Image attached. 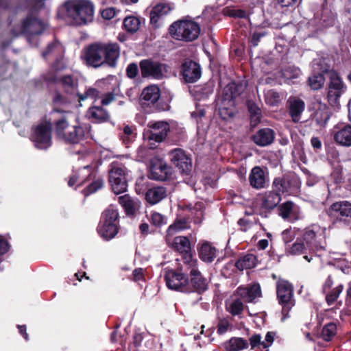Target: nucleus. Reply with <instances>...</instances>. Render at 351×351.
Listing matches in <instances>:
<instances>
[{
    "label": "nucleus",
    "instance_id": "63",
    "mask_svg": "<svg viewBox=\"0 0 351 351\" xmlns=\"http://www.w3.org/2000/svg\"><path fill=\"white\" fill-rule=\"evenodd\" d=\"M282 237L284 242L288 243L294 239L295 233L292 230L287 229L282 232Z\"/></svg>",
    "mask_w": 351,
    "mask_h": 351
},
{
    "label": "nucleus",
    "instance_id": "5",
    "mask_svg": "<svg viewBox=\"0 0 351 351\" xmlns=\"http://www.w3.org/2000/svg\"><path fill=\"white\" fill-rule=\"evenodd\" d=\"M169 32L173 39L190 42L197 38L200 27L193 21L180 20L170 25Z\"/></svg>",
    "mask_w": 351,
    "mask_h": 351
},
{
    "label": "nucleus",
    "instance_id": "41",
    "mask_svg": "<svg viewBox=\"0 0 351 351\" xmlns=\"http://www.w3.org/2000/svg\"><path fill=\"white\" fill-rule=\"evenodd\" d=\"M337 325L334 322L325 324L322 330L321 337L326 341H331L337 334Z\"/></svg>",
    "mask_w": 351,
    "mask_h": 351
},
{
    "label": "nucleus",
    "instance_id": "38",
    "mask_svg": "<svg viewBox=\"0 0 351 351\" xmlns=\"http://www.w3.org/2000/svg\"><path fill=\"white\" fill-rule=\"evenodd\" d=\"M248 346V341L241 337H232L224 343L226 351H240L247 348Z\"/></svg>",
    "mask_w": 351,
    "mask_h": 351
},
{
    "label": "nucleus",
    "instance_id": "42",
    "mask_svg": "<svg viewBox=\"0 0 351 351\" xmlns=\"http://www.w3.org/2000/svg\"><path fill=\"white\" fill-rule=\"evenodd\" d=\"M248 110L250 114V122L252 126H256L261 119V110L254 102H248Z\"/></svg>",
    "mask_w": 351,
    "mask_h": 351
},
{
    "label": "nucleus",
    "instance_id": "53",
    "mask_svg": "<svg viewBox=\"0 0 351 351\" xmlns=\"http://www.w3.org/2000/svg\"><path fill=\"white\" fill-rule=\"evenodd\" d=\"M121 138L125 144L131 142L134 138L133 128L129 125L124 126L123 134H121Z\"/></svg>",
    "mask_w": 351,
    "mask_h": 351
},
{
    "label": "nucleus",
    "instance_id": "44",
    "mask_svg": "<svg viewBox=\"0 0 351 351\" xmlns=\"http://www.w3.org/2000/svg\"><path fill=\"white\" fill-rule=\"evenodd\" d=\"M190 228L189 223L184 219H179L175 221L167 229L168 234H173L178 231Z\"/></svg>",
    "mask_w": 351,
    "mask_h": 351
},
{
    "label": "nucleus",
    "instance_id": "16",
    "mask_svg": "<svg viewBox=\"0 0 351 351\" xmlns=\"http://www.w3.org/2000/svg\"><path fill=\"white\" fill-rule=\"evenodd\" d=\"M149 129L144 133V137L152 145V142L160 143L163 141L169 132V125L167 122L160 121L149 122Z\"/></svg>",
    "mask_w": 351,
    "mask_h": 351
},
{
    "label": "nucleus",
    "instance_id": "33",
    "mask_svg": "<svg viewBox=\"0 0 351 351\" xmlns=\"http://www.w3.org/2000/svg\"><path fill=\"white\" fill-rule=\"evenodd\" d=\"M169 6L165 3H159L154 5L150 12V23L156 27L158 26L160 19L168 14Z\"/></svg>",
    "mask_w": 351,
    "mask_h": 351
},
{
    "label": "nucleus",
    "instance_id": "31",
    "mask_svg": "<svg viewBox=\"0 0 351 351\" xmlns=\"http://www.w3.org/2000/svg\"><path fill=\"white\" fill-rule=\"evenodd\" d=\"M198 255L199 258L206 263H211L214 261L217 254V249L208 241H203L199 243Z\"/></svg>",
    "mask_w": 351,
    "mask_h": 351
},
{
    "label": "nucleus",
    "instance_id": "4",
    "mask_svg": "<svg viewBox=\"0 0 351 351\" xmlns=\"http://www.w3.org/2000/svg\"><path fill=\"white\" fill-rule=\"evenodd\" d=\"M119 213L113 205H110L101 215L97 230L98 234L105 240L113 239L119 231Z\"/></svg>",
    "mask_w": 351,
    "mask_h": 351
},
{
    "label": "nucleus",
    "instance_id": "6",
    "mask_svg": "<svg viewBox=\"0 0 351 351\" xmlns=\"http://www.w3.org/2000/svg\"><path fill=\"white\" fill-rule=\"evenodd\" d=\"M128 173L129 171L122 163L115 161L110 164L109 182L114 193L120 194L127 190Z\"/></svg>",
    "mask_w": 351,
    "mask_h": 351
},
{
    "label": "nucleus",
    "instance_id": "46",
    "mask_svg": "<svg viewBox=\"0 0 351 351\" xmlns=\"http://www.w3.org/2000/svg\"><path fill=\"white\" fill-rule=\"evenodd\" d=\"M343 289V285H339L336 287L332 289L331 290L326 292V301L328 305H332L335 303V302L338 299L340 293L342 292Z\"/></svg>",
    "mask_w": 351,
    "mask_h": 351
},
{
    "label": "nucleus",
    "instance_id": "26",
    "mask_svg": "<svg viewBox=\"0 0 351 351\" xmlns=\"http://www.w3.org/2000/svg\"><path fill=\"white\" fill-rule=\"evenodd\" d=\"M64 53V48L58 40L49 43L47 48L42 52V56L45 60H54V64H63L62 59Z\"/></svg>",
    "mask_w": 351,
    "mask_h": 351
},
{
    "label": "nucleus",
    "instance_id": "50",
    "mask_svg": "<svg viewBox=\"0 0 351 351\" xmlns=\"http://www.w3.org/2000/svg\"><path fill=\"white\" fill-rule=\"evenodd\" d=\"M150 222L155 226L160 227L167 223V217L158 212H152L150 215Z\"/></svg>",
    "mask_w": 351,
    "mask_h": 351
},
{
    "label": "nucleus",
    "instance_id": "10",
    "mask_svg": "<svg viewBox=\"0 0 351 351\" xmlns=\"http://www.w3.org/2000/svg\"><path fill=\"white\" fill-rule=\"evenodd\" d=\"M185 269L189 272L191 291L202 293L208 288L209 280L203 276L198 269V261L186 257L184 261Z\"/></svg>",
    "mask_w": 351,
    "mask_h": 351
},
{
    "label": "nucleus",
    "instance_id": "28",
    "mask_svg": "<svg viewBox=\"0 0 351 351\" xmlns=\"http://www.w3.org/2000/svg\"><path fill=\"white\" fill-rule=\"evenodd\" d=\"M287 107L291 120L294 123H298L305 109L304 101L296 97H290L287 101Z\"/></svg>",
    "mask_w": 351,
    "mask_h": 351
},
{
    "label": "nucleus",
    "instance_id": "57",
    "mask_svg": "<svg viewBox=\"0 0 351 351\" xmlns=\"http://www.w3.org/2000/svg\"><path fill=\"white\" fill-rule=\"evenodd\" d=\"M261 339H262V337H261V335H259V334H255V335H252L249 339L251 348L254 349V348H260V346H262L263 341Z\"/></svg>",
    "mask_w": 351,
    "mask_h": 351
},
{
    "label": "nucleus",
    "instance_id": "62",
    "mask_svg": "<svg viewBox=\"0 0 351 351\" xmlns=\"http://www.w3.org/2000/svg\"><path fill=\"white\" fill-rule=\"evenodd\" d=\"M101 104L102 106H107L115 99V95L112 93H108L100 96Z\"/></svg>",
    "mask_w": 351,
    "mask_h": 351
},
{
    "label": "nucleus",
    "instance_id": "58",
    "mask_svg": "<svg viewBox=\"0 0 351 351\" xmlns=\"http://www.w3.org/2000/svg\"><path fill=\"white\" fill-rule=\"evenodd\" d=\"M138 73V67L136 63H130L126 69L127 76L133 79L137 76Z\"/></svg>",
    "mask_w": 351,
    "mask_h": 351
},
{
    "label": "nucleus",
    "instance_id": "1",
    "mask_svg": "<svg viewBox=\"0 0 351 351\" xmlns=\"http://www.w3.org/2000/svg\"><path fill=\"white\" fill-rule=\"evenodd\" d=\"M119 55L120 47L117 43L95 42L83 49L81 59L86 65L94 68L105 64L114 67Z\"/></svg>",
    "mask_w": 351,
    "mask_h": 351
},
{
    "label": "nucleus",
    "instance_id": "14",
    "mask_svg": "<svg viewBox=\"0 0 351 351\" xmlns=\"http://www.w3.org/2000/svg\"><path fill=\"white\" fill-rule=\"evenodd\" d=\"M167 287L172 290L182 292H191L188 276L181 269L168 270L165 275Z\"/></svg>",
    "mask_w": 351,
    "mask_h": 351
},
{
    "label": "nucleus",
    "instance_id": "52",
    "mask_svg": "<svg viewBox=\"0 0 351 351\" xmlns=\"http://www.w3.org/2000/svg\"><path fill=\"white\" fill-rule=\"evenodd\" d=\"M282 76L287 80L298 78L300 75V70L298 68L289 66L282 71Z\"/></svg>",
    "mask_w": 351,
    "mask_h": 351
},
{
    "label": "nucleus",
    "instance_id": "27",
    "mask_svg": "<svg viewBox=\"0 0 351 351\" xmlns=\"http://www.w3.org/2000/svg\"><path fill=\"white\" fill-rule=\"evenodd\" d=\"M278 215L285 220L294 221L301 218L299 209L295 207L294 204L287 201L278 207Z\"/></svg>",
    "mask_w": 351,
    "mask_h": 351
},
{
    "label": "nucleus",
    "instance_id": "21",
    "mask_svg": "<svg viewBox=\"0 0 351 351\" xmlns=\"http://www.w3.org/2000/svg\"><path fill=\"white\" fill-rule=\"evenodd\" d=\"M335 142L343 147H351V125L339 123L333 128Z\"/></svg>",
    "mask_w": 351,
    "mask_h": 351
},
{
    "label": "nucleus",
    "instance_id": "34",
    "mask_svg": "<svg viewBox=\"0 0 351 351\" xmlns=\"http://www.w3.org/2000/svg\"><path fill=\"white\" fill-rule=\"evenodd\" d=\"M87 116L96 123L106 122L110 119L109 112L102 106H93L88 108Z\"/></svg>",
    "mask_w": 351,
    "mask_h": 351
},
{
    "label": "nucleus",
    "instance_id": "64",
    "mask_svg": "<svg viewBox=\"0 0 351 351\" xmlns=\"http://www.w3.org/2000/svg\"><path fill=\"white\" fill-rule=\"evenodd\" d=\"M133 280L136 282L144 280V272L142 268H136L132 272Z\"/></svg>",
    "mask_w": 351,
    "mask_h": 351
},
{
    "label": "nucleus",
    "instance_id": "54",
    "mask_svg": "<svg viewBox=\"0 0 351 351\" xmlns=\"http://www.w3.org/2000/svg\"><path fill=\"white\" fill-rule=\"evenodd\" d=\"M62 86L67 92L73 91L75 87V83L71 75H65L61 78Z\"/></svg>",
    "mask_w": 351,
    "mask_h": 351
},
{
    "label": "nucleus",
    "instance_id": "2",
    "mask_svg": "<svg viewBox=\"0 0 351 351\" xmlns=\"http://www.w3.org/2000/svg\"><path fill=\"white\" fill-rule=\"evenodd\" d=\"M53 125L56 138L71 145L78 144L85 139L90 130V125L77 121L71 124L65 117L55 121Z\"/></svg>",
    "mask_w": 351,
    "mask_h": 351
},
{
    "label": "nucleus",
    "instance_id": "19",
    "mask_svg": "<svg viewBox=\"0 0 351 351\" xmlns=\"http://www.w3.org/2000/svg\"><path fill=\"white\" fill-rule=\"evenodd\" d=\"M234 295L239 297L245 302H254L256 298L262 296L261 289L258 283L239 287Z\"/></svg>",
    "mask_w": 351,
    "mask_h": 351
},
{
    "label": "nucleus",
    "instance_id": "29",
    "mask_svg": "<svg viewBox=\"0 0 351 351\" xmlns=\"http://www.w3.org/2000/svg\"><path fill=\"white\" fill-rule=\"evenodd\" d=\"M275 138V133L270 128H263L258 130L252 136L254 143L261 147L267 146L271 144Z\"/></svg>",
    "mask_w": 351,
    "mask_h": 351
},
{
    "label": "nucleus",
    "instance_id": "59",
    "mask_svg": "<svg viewBox=\"0 0 351 351\" xmlns=\"http://www.w3.org/2000/svg\"><path fill=\"white\" fill-rule=\"evenodd\" d=\"M275 337V333L273 332H268L265 337V340L262 342V347L265 349H268L273 343ZM266 351H268L267 350Z\"/></svg>",
    "mask_w": 351,
    "mask_h": 351
},
{
    "label": "nucleus",
    "instance_id": "18",
    "mask_svg": "<svg viewBox=\"0 0 351 351\" xmlns=\"http://www.w3.org/2000/svg\"><path fill=\"white\" fill-rule=\"evenodd\" d=\"M149 171L151 178L159 181L169 179L172 174L171 167L160 158H154L151 161Z\"/></svg>",
    "mask_w": 351,
    "mask_h": 351
},
{
    "label": "nucleus",
    "instance_id": "8",
    "mask_svg": "<svg viewBox=\"0 0 351 351\" xmlns=\"http://www.w3.org/2000/svg\"><path fill=\"white\" fill-rule=\"evenodd\" d=\"M139 69L142 77L155 80L164 79L168 73V66L166 64L152 58L141 60Z\"/></svg>",
    "mask_w": 351,
    "mask_h": 351
},
{
    "label": "nucleus",
    "instance_id": "25",
    "mask_svg": "<svg viewBox=\"0 0 351 351\" xmlns=\"http://www.w3.org/2000/svg\"><path fill=\"white\" fill-rule=\"evenodd\" d=\"M168 245L175 251L182 254V262L184 264L186 257H190L191 259H195L191 254V242L188 237L184 236L176 237L172 242L168 241Z\"/></svg>",
    "mask_w": 351,
    "mask_h": 351
},
{
    "label": "nucleus",
    "instance_id": "24",
    "mask_svg": "<svg viewBox=\"0 0 351 351\" xmlns=\"http://www.w3.org/2000/svg\"><path fill=\"white\" fill-rule=\"evenodd\" d=\"M248 179L250 186L257 190L266 188L269 184L268 173L259 166L252 169Z\"/></svg>",
    "mask_w": 351,
    "mask_h": 351
},
{
    "label": "nucleus",
    "instance_id": "20",
    "mask_svg": "<svg viewBox=\"0 0 351 351\" xmlns=\"http://www.w3.org/2000/svg\"><path fill=\"white\" fill-rule=\"evenodd\" d=\"M80 173L82 175H86L87 173L88 176L86 179L92 180V182L83 190V193L85 195H88L95 193L103 187L104 180L101 177L96 176L93 167L89 165L84 166L80 170Z\"/></svg>",
    "mask_w": 351,
    "mask_h": 351
},
{
    "label": "nucleus",
    "instance_id": "61",
    "mask_svg": "<svg viewBox=\"0 0 351 351\" xmlns=\"http://www.w3.org/2000/svg\"><path fill=\"white\" fill-rule=\"evenodd\" d=\"M219 111L220 116L223 119L232 117L234 113V110L232 108H226L225 106L220 107Z\"/></svg>",
    "mask_w": 351,
    "mask_h": 351
},
{
    "label": "nucleus",
    "instance_id": "45",
    "mask_svg": "<svg viewBox=\"0 0 351 351\" xmlns=\"http://www.w3.org/2000/svg\"><path fill=\"white\" fill-rule=\"evenodd\" d=\"M330 119L328 112L326 106L324 108L317 109L314 115V119L317 125L325 126Z\"/></svg>",
    "mask_w": 351,
    "mask_h": 351
},
{
    "label": "nucleus",
    "instance_id": "48",
    "mask_svg": "<svg viewBox=\"0 0 351 351\" xmlns=\"http://www.w3.org/2000/svg\"><path fill=\"white\" fill-rule=\"evenodd\" d=\"M325 78L324 75L317 73L308 78V84L313 90L320 89L324 84Z\"/></svg>",
    "mask_w": 351,
    "mask_h": 351
},
{
    "label": "nucleus",
    "instance_id": "56",
    "mask_svg": "<svg viewBox=\"0 0 351 351\" xmlns=\"http://www.w3.org/2000/svg\"><path fill=\"white\" fill-rule=\"evenodd\" d=\"M230 324L227 318H221L219 319L217 326V332L219 335L225 334L229 329Z\"/></svg>",
    "mask_w": 351,
    "mask_h": 351
},
{
    "label": "nucleus",
    "instance_id": "37",
    "mask_svg": "<svg viewBox=\"0 0 351 351\" xmlns=\"http://www.w3.org/2000/svg\"><path fill=\"white\" fill-rule=\"evenodd\" d=\"M243 309L244 304L239 297L226 302V310L232 316L240 317Z\"/></svg>",
    "mask_w": 351,
    "mask_h": 351
},
{
    "label": "nucleus",
    "instance_id": "35",
    "mask_svg": "<svg viewBox=\"0 0 351 351\" xmlns=\"http://www.w3.org/2000/svg\"><path fill=\"white\" fill-rule=\"evenodd\" d=\"M167 196V190L162 186H156L149 189L145 194V199L150 204L154 205L160 202Z\"/></svg>",
    "mask_w": 351,
    "mask_h": 351
},
{
    "label": "nucleus",
    "instance_id": "23",
    "mask_svg": "<svg viewBox=\"0 0 351 351\" xmlns=\"http://www.w3.org/2000/svg\"><path fill=\"white\" fill-rule=\"evenodd\" d=\"M321 236V228L317 224H312L300 232V237L309 250L317 247V239Z\"/></svg>",
    "mask_w": 351,
    "mask_h": 351
},
{
    "label": "nucleus",
    "instance_id": "40",
    "mask_svg": "<svg viewBox=\"0 0 351 351\" xmlns=\"http://www.w3.org/2000/svg\"><path fill=\"white\" fill-rule=\"evenodd\" d=\"M141 26L140 19L134 16H129L124 19L123 22V29L128 33L136 32Z\"/></svg>",
    "mask_w": 351,
    "mask_h": 351
},
{
    "label": "nucleus",
    "instance_id": "49",
    "mask_svg": "<svg viewBox=\"0 0 351 351\" xmlns=\"http://www.w3.org/2000/svg\"><path fill=\"white\" fill-rule=\"evenodd\" d=\"M78 98L80 101L85 100L88 98L97 100L100 98L99 92L96 88H88L86 90L84 93L77 94Z\"/></svg>",
    "mask_w": 351,
    "mask_h": 351
},
{
    "label": "nucleus",
    "instance_id": "51",
    "mask_svg": "<svg viewBox=\"0 0 351 351\" xmlns=\"http://www.w3.org/2000/svg\"><path fill=\"white\" fill-rule=\"evenodd\" d=\"M307 248L306 244L298 237L297 241L291 247L289 252L292 254H303Z\"/></svg>",
    "mask_w": 351,
    "mask_h": 351
},
{
    "label": "nucleus",
    "instance_id": "3",
    "mask_svg": "<svg viewBox=\"0 0 351 351\" xmlns=\"http://www.w3.org/2000/svg\"><path fill=\"white\" fill-rule=\"evenodd\" d=\"M64 7L67 16L76 25L86 24L93 20L94 5L88 0H68Z\"/></svg>",
    "mask_w": 351,
    "mask_h": 351
},
{
    "label": "nucleus",
    "instance_id": "9",
    "mask_svg": "<svg viewBox=\"0 0 351 351\" xmlns=\"http://www.w3.org/2000/svg\"><path fill=\"white\" fill-rule=\"evenodd\" d=\"M346 88L339 74L335 71H330L326 99L330 106L338 108L340 106V97L345 93Z\"/></svg>",
    "mask_w": 351,
    "mask_h": 351
},
{
    "label": "nucleus",
    "instance_id": "15",
    "mask_svg": "<svg viewBox=\"0 0 351 351\" xmlns=\"http://www.w3.org/2000/svg\"><path fill=\"white\" fill-rule=\"evenodd\" d=\"M160 98V89L158 86L152 84L144 88L140 96L141 106L148 112L159 111L161 109L157 102Z\"/></svg>",
    "mask_w": 351,
    "mask_h": 351
},
{
    "label": "nucleus",
    "instance_id": "47",
    "mask_svg": "<svg viewBox=\"0 0 351 351\" xmlns=\"http://www.w3.org/2000/svg\"><path fill=\"white\" fill-rule=\"evenodd\" d=\"M265 100L270 106H276L280 103L281 97L278 93L269 90L265 94Z\"/></svg>",
    "mask_w": 351,
    "mask_h": 351
},
{
    "label": "nucleus",
    "instance_id": "7",
    "mask_svg": "<svg viewBox=\"0 0 351 351\" xmlns=\"http://www.w3.org/2000/svg\"><path fill=\"white\" fill-rule=\"evenodd\" d=\"M281 194L275 191H267L258 195L254 212L263 217H267L280 202Z\"/></svg>",
    "mask_w": 351,
    "mask_h": 351
},
{
    "label": "nucleus",
    "instance_id": "22",
    "mask_svg": "<svg viewBox=\"0 0 351 351\" xmlns=\"http://www.w3.org/2000/svg\"><path fill=\"white\" fill-rule=\"evenodd\" d=\"M181 75L186 83H194L201 77V68L194 61L186 60L181 66Z\"/></svg>",
    "mask_w": 351,
    "mask_h": 351
},
{
    "label": "nucleus",
    "instance_id": "43",
    "mask_svg": "<svg viewBox=\"0 0 351 351\" xmlns=\"http://www.w3.org/2000/svg\"><path fill=\"white\" fill-rule=\"evenodd\" d=\"M63 68V64H53L51 69L43 75L45 80L49 82L56 83L59 79L58 72Z\"/></svg>",
    "mask_w": 351,
    "mask_h": 351
},
{
    "label": "nucleus",
    "instance_id": "36",
    "mask_svg": "<svg viewBox=\"0 0 351 351\" xmlns=\"http://www.w3.org/2000/svg\"><path fill=\"white\" fill-rule=\"evenodd\" d=\"M273 191L280 194L291 191L292 181L287 177L276 178L272 183Z\"/></svg>",
    "mask_w": 351,
    "mask_h": 351
},
{
    "label": "nucleus",
    "instance_id": "60",
    "mask_svg": "<svg viewBox=\"0 0 351 351\" xmlns=\"http://www.w3.org/2000/svg\"><path fill=\"white\" fill-rule=\"evenodd\" d=\"M10 247V245L8 240L0 234V256L6 254Z\"/></svg>",
    "mask_w": 351,
    "mask_h": 351
},
{
    "label": "nucleus",
    "instance_id": "13",
    "mask_svg": "<svg viewBox=\"0 0 351 351\" xmlns=\"http://www.w3.org/2000/svg\"><path fill=\"white\" fill-rule=\"evenodd\" d=\"M32 140L36 147L46 149L52 145V124L45 121L32 128Z\"/></svg>",
    "mask_w": 351,
    "mask_h": 351
},
{
    "label": "nucleus",
    "instance_id": "55",
    "mask_svg": "<svg viewBox=\"0 0 351 351\" xmlns=\"http://www.w3.org/2000/svg\"><path fill=\"white\" fill-rule=\"evenodd\" d=\"M120 12V10H117L115 8L108 7L101 12V14L103 19L106 20H110L118 16Z\"/></svg>",
    "mask_w": 351,
    "mask_h": 351
},
{
    "label": "nucleus",
    "instance_id": "32",
    "mask_svg": "<svg viewBox=\"0 0 351 351\" xmlns=\"http://www.w3.org/2000/svg\"><path fill=\"white\" fill-rule=\"evenodd\" d=\"M242 86L234 82L227 84L223 90V98L224 102L228 101L230 106L234 105V99L242 92Z\"/></svg>",
    "mask_w": 351,
    "mask_h": 351
},
{
    "label": "nucleus",
    "instance_id": "12",
    "mask_svg": "<svg viewBox=\"0 0 351 351\" xmlns=\"http://www.w3.org/2000/svg\"><path fill=\"white\" fill-rule=\"evenodd\" d=\"M326 213L333 224H348L351 220V202L347 200L335 202L328 207Z\"/></svg>",
    "mask_w": 351,
    "mask_h": 351
},
{
    "label": "nucleus",
    "instance_id": "11",
    "mask_svg": "<svg viewBox=\"0 0 351 351\" xmlns=\"http://www.w3.org/2000/svg\"><path fill=\"white\" fill-rule=\"evenodd\" d=\"M276 287L277 298L282 306V314L287 315L295 305L293 287L288 280L281 278L277 280Z\"/></svg>",
    "mask_w": 351,
    "mask_h": 351
},
{
    "label": "nucleus",
    "instance_id": "39",
    "mask_svg": "<svg viewBox=\"0 0 351 351\" xmlns=\"http://www.w3.org/2000/svg\"><path fill=\"white\" fill-rule=\"evenodd\" d=\"M257 263V258L252 254H247L240 257L235 263V266L241 271L254 267Z\"/></svg>",
    "mask_w": 351,
    "mask_h": 351
},
{
    "label": "nucleus",
    "instance_id": "30",
    "mask_svg": "<svg viewBox=\"0 0 351 351\" xmlns=\"http://www.w3.org/2000/svg\"><path fill=\"white\" fill-rule=\"evenodd\" d=\"M118 202L128 216H134L141 207L140 201L136 198H132L128 194L119 196Z\"/></svg>",
    "mask_w": 351,
    "mask_h": 351
},
{
    "label": "nucleus",
    "instance_id": "17",
    "mask_svg": "<svg viewBox=\"0 0 351 351\" xmlns=\"http://www.w3.org/2000/svg\"><path fill=\"white\" fill-rule=\"evenodd\" d=\"M170 160L182 173L188 175L192 169L191 158L185 152L180 148L174 149L169 152Z\"/></svg>",
    "mask_w": 351,
    "mask_h": 351
}]
</instances>
